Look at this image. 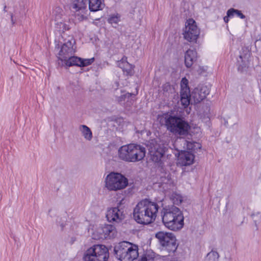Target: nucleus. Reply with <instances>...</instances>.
Instances as JSON below:
<instances>
[{
    "label": "nucleus",
    "instance_id": "nucleus-20",
    "mask_svg": "<svg viewBox=\"0 0 261 261\" xmlns=\"http://www.w3.org/2000/svg\"><path fill=\"white\" fill-rule=\"evenodd\" d=\"M197 58V53L195 50L188 49L185 53V63L187 68L191 67L196 61Z\"/></svg>",
    "mask_w": 261,
    "mask_h": 261
},
{
    "label": "nucleus",
    "instance_id": "nucleus-6",
    "mask_svg": "<svg viewBox=\"0 0 261 261\" xmlns=\"http://www.w3.org/2000/svg\"><path fill=\"white\" fill-rule=\"evenodd\" d=\"M155 237L159 240L160 244L165 247L169 252H174L176 250V239L173 233L160 231L156 233Z\"/></svg>",
    "mask_w": 261,
    "mask_h": 261
},
{
    "label": "nucleus",
    "instance_id": "nucleus-24",
    "mask_svg": "<svg viewBox=\"0 0 261 261\" xmlns=\"http://www.w3.org/2000/svg\"><path fill=\"white\" fill-rule=\"evenodd\" d=\"M171 183V179L169 177V175H167V176L161 177L158 184L159 186L163 190H166L169 188V187L170 186Z\"/></svg>",
    "mask_w": 261,
    "mask_h": 261
},
{
    "label": "nucleus",
    "instance_id": "nucleus-30",
    "mask_svg": "<svg viewBox=\"0 0 261 261\" xmlns=\"http://www.w3.org/2000/svg\"><path fill=\"white\" fill-rule=\"evenodd\" d=\"M188 84L189 81L186 77L182 79L180 82V93H190Z\"/></svg>",
    "mask_w": 261,
    "mask_h": 261
},
{
    "label": "nucleus",
    "instance_id": "nucleus-38",
    "mask_svg": "<svg viewBox=\"0 0 261 261\" xmlns=\"http://www.w3.org/2000/svg\"><path fill=\"white\" fill-rule=\"evenodd\" d=\"M125 62H127V58L124 57L120 61L118 62L117 65L122 69L125 65V64H124Z\"/></svg>",
    "mask_w": 261,
    "mask_h": 261
},
{
    "label": "nucleus",
    "instance_id": "nucleus-12",
    "mask_svg": "<svg viewBox=\"0 0 261 261\" xmlns=\"http://www.w3.org/2000/svg\"><path fill=\"white\" fill-rule=\"evenodd\" d=\"M181 213L182 212L180 209L174 205L168 206L163 208L161 212L163 224H166L169 220L176 218V217H177V216Z\"/></svg>",
    "mask_w": 261,
    "mask_h": 261
},
{
    "label": "nucleus",
    "instance_id": "nucleus-44",
    "mask_svg": "<svg viewBox=\"0 0 261 261\" xmlns=\"http://www.w3.org/2000/svg\"><path fill=\"white\" fill-rule=\"evenodd\" d=\"M179 203H180L181 202V201H182V199H181V197H179Z\"/></svg>",
    "mask_w": 261,
    "mask_h": 261
},
{
    "label": "nucleus",
    "instance_id": "nucleus-9",
    "mask_svg": "<svg viewBox=\"0 0 261 261\" xmlns=\"http://www.w3.org/2000/svg\"><path fill=\"white\" fill-rule=\"evenodd\" d=\"M199 30L193 19H189L185 23L183 35L185 39L189 42H195L199 35Z\"/></svg>",
    "mask_w": 261,
    "mask_h": 261
},
{
    "label": "nucleus",
    "instance_id": "nucleus-25",
    "mask_svg": "<svg viewBox=\"0 0 261 261\" xmlns=\"http://www.w3.org/2000/svg\"><path fill=\"white\" fill-rule=\"evenodd\" d=\"M79 130L84 138L88 141H90L92 138V133L90 129L85 125H81L79 127Z\"/></svg>",
    "mask_w": 261,
    "mask_h": 261
},
{
    "label": "nucleus",
    "instance_id": "nucleus-7",
    "mask_svg": "<svg viewBox=\"0 0 261 261\" xmlns=\"http://www.w3.org/2000/svg\"><path fill=\"white\" fill-rule=\"evenodd\" d=\"M115 227L110 224H105L96 228L92 233L94 240H104L114 238L116 235Z\"/></svg>",
    "mask_w": 261,
    "mask_h": 261
},
{
    "label": "nucleus",
    "instance_id": "nucleus-32",
    "mask_svg": "<svg viewBox=\"0 0 261 261\" xmlns=\"http://www.w3.org/2000/svg\"><path fill=\"white\" fill-rule=\"evenodd\" d=\"M197 88L204 98L210 93V89L206 85H199Z\"/></svg>",
    "mask_w": 261,
    "mask_h": 261
},
{
    "label": "nucleus",
    "instance_id": "nucleus-21",
    "mask_svg": "<svg viewBox=\"0 0 261 261\" xmlns=\"http://www.w3.org/2000/svg\"><path fill=\"white\" fill-rule=\"evenodd\" d=\"M61 61L67 67H70L72 66H76L80 67V64L81 62V58L75 57V56H65L64 58H62Z\"/></svg>",
    "mask_w": 261,
    "mask_h": 261
},
{
    "label": "nucleus",
    "instance_id": "nucleus-19",
    "mask_svg": "<svg viewBox=\"0 0 261 261\" xmlns=\"http://www.w3.org/2000/svg\"><path fill=\"white\" fill-rule=\"evenodd\" d=\"M132 144L123 145L118 150L119 158L124 161L132 162Z\"/></svg>",
    "mask_w": 261,
    "mask_h": 261
},
{
    "label": "nucleus",
    "instance_id": "nucleus-15",
    "mask_svg": "<svg viewBox=\"0 0 261 261\" xmlns=\"http://www.w3.org/2000/svg\"><path fill=\"white\" fill-rule=\"evenodd\" d=\"M132 162H136L142 160L145 156V148L137 144H132Z\"/></svg>",
    "mask_w": 261,
    "mask_h": 261
},
{
    "label": "nucleus",
    "instance_id": "nucleus-5",
    "mask_svg": "<svg viewBox=\"0 0 261 261\" xmlns=\"http://www.w3.org/2000/svg\"><path fill=\"white\" fill-rule=\"evenodd\" d=\"M105 187L109 191H116L124 189L128 185L127 179L121 173L111 172L105 178Z\"/></svg>",
    "mask_w": 261,
    "mask_h": 261
},
{
    "label": "nucleus",
    "instance_id": "nucleus-39",
    "mask_svg": "<svg viewBox=\"0 0 261 261\" xmlns=\"http://www.w3.org/2000/svg\"><path fill=\"white\" fill-rule=\"evenodd\" d=\"M235 9L234 8H230L228 9L226 12V14L230 18L233 17L235 15Z\"/></svg>",
    "mask_w": 261,
    "mask_h": 261
},
{
    "label": "nucleus",
    "instance_id": "nucleus-43",
    "mask_svg": "<svg viewBox=\"0 0 261 261\" xmlns=\"http://www.w3.org/2000/svg\"><path fill=\"white\" fill-rule=\"evenodd\" d=\"M3 11L5 12H7V6H6V5H4V9H3Z\"/></svg>",
    "mask_w": 261,
    "mask_h": 261
},
{
    "label": "nucleus",
    "instance_id": "nucleus-36",
    "mask_svg": "<svg viewBox=\"0 0 261 261\" xmlns=\"http://www.w3.org/2000/svg\"><path fill=\"white\" fill-rule=\"evenodd\" d=\"M94 61V58H92L91 59H83L81 58V62L80 64V67H85L91 64Z\"/></svg>",
    "mask_w": 261,
    "mask_h": 261
},
{
    "label": "nucleus",
    "instance_id": "nucleus-37",
    "mask_svg": "<svg viewBox=\"0 0 261 261\" xmlns=\"http://www.w3.org/2000/svg\"><path fill=\"white\" fill-rule=\"evenodd\" d=\"M131 96V94L129 93H126L124 94L120 95V96H117V100L119 102H121L124 101L126 98H128Z\"/></svg>",
    "mask_w": 261,
    "mask_h": 261
},
{
    "label": "nucleus",
    "instance_id": "nucleus-16",
    "mask_svg": "<svg viewBox=\"0 0 261 261\" xmlns=\"http://www.w3.org/2000/svg\"><path fill=\"white\" fill-rule=\"evenodd\" d=\"M184 217L182 213H181L177 216V217H176V218L169 220L167 223L164 225L171 230L177 231L183 227L184 225Z\"/></svg>",
    "mask_w": 261,
    "mask_h": 261
},
{
    "label": "nucleus",
    "instance_id": "nucleus-33",
    "mask_svg": "<svg viewBox=\"0 0 261 261\" xmlns=\"http://www.w3.org/2000/svg\"><path fill=\"white\" fill-rule=\"evenodd\" d=\"M154 258V253L148 251L142 256L140 261H153Z\"/></svg>",
    "mask_w": 261,
    "mask_h": 261
},
{
    "label": "nucleus",
    "instance_id": "nucleus-8",
    "mask_svg": "<svg viewBox=\"0 0 261 261\" xmlns=\"http://www.w3.org/2000/svg\"><path fill=\"white\" fill-rule=\"evenodd\" d=\"M88 0H71L75 19L81 21L87 19L88 16Z\"/></svg>",
    "mask_w": 261,
    "mask_h": 261
},
{
    "label": "nucleus",
    "instance_id": "nucleus-2",
    "mask_svg": "<svg viewBox=\"0 0 261 261\" xmlns=\"http://www.w3.org/2000/svg\"><path fill=\"white\" fill-rule=\"evenodd\" d=\"M165 118L167 130L174 135L186 136L189 134L191 126L183 118L167 115Z\"/></svg>",
    "mask_w": 261,
    "mask_h": 261
},
{
    "label": "nucleus",
    "instance_id": "nucleus-42",
    "mask_svg": "<svg viewBox=\"0 0 261 261\" xmlns=\"http://www.w3.org/2000/svg\"><path fill=\"white\" fill-rule=\"evenodd\" d=\"M10 16H11V23H12V24L13 25H14L15 23V20L13 19V14L11 13L10 14Z\"/></svg>",
    "mask_w": 261,
    "mask_h": 261
},
{
    "label": "nucleus",
    "instance_id": "nucleus-22",
    "mask_svg": "<svg viewBox=\"0 0 261 261\" xmlns=\"http://www.w3.org/2000/svg\"><path fill=\"white\" fill-rule=\"evenodd\" d=\"M188 141L182 137L177 138L174 142V146L176 150L179 152L185 151V149L188 148Z\"/></svg>",
    "mask_w": 261,
    "mask_h": 261
},
{
    "label": "nucleus",
    "instance_id": "nucleus-29",
    "mask_svg": "<svg viewBox=\"0 0 261 261\" xmlns=\"http://www.w3.org/2000/svg\"><path fill=\"white\" fill-rule=\"evenodd\" d=\"M60 19H61V17L59 15H57L55 17V21L56 22V24L59 29V31L64 32L65 31L68 30V27L64 23L63 20H60Z\"/></svg>",
    "mask_w": 261,
    "mask_h": 261
},
{
    "label": "nucleus",
    "instance_id": "nucleus-34",
    "mask_svg": "<svg viewBox=\"0 0 261 261\" xmlns=\"http://www.w3.org/2000/svg\"><path fill=\"white\" fill-rule=\"evenodd\" d=\"M108 20L112 24H117L120 21V16L118 14L111 15Z\"/></svg>",
    "mask_w": 261,
    "mask_h": 261
},
{
    "label": "nucleus",
    "instance_id": "nucleus-27",
    "mask_svg": "<svg viewBox=\"0 0 261 261\" xmlns=\"http://www.w3.org/2000/svg\"><path fill=\"white\" fill-rule=\"evenodd\" d=\"M191 95V94L190 93H180L181 104L185 108L188 107L189 105L191 100H193Z\"/></svg>",
    "mask_w": 261,
    "mask_h": 261
},
{
    "label": "nucleus",
    "instance_id": "nucleus-10",
    "mask_svg": "<svg viewBox=\"0 0 261 261\" xmlns=\"http://www.w3.org/2000/svg\"><path fill=\"white\" fill-rule=\"evenodd\" d=\"M148 151L151 159L154 162L158 163L161 161V159L167 150V147L164 145H161L156 143V141L151 140L148 145Z\"/></svg>",
    "mask_w": 261,
    "mask_h": 261
},
{
    "label": "nucleus",
    "instance_id": "nucleus-28",
    "mask_svg": "<svg viewBox=\"0 0 261 261\" xmlns=\"http://www.w3.org/2000/svg\"><path fill=\"white\" fill-rule=\"evenodd\" d=\"M191 97L194 103H199L204 99L203 95L200 93L198 89L196 87L191 93Z\"/></svg>",
    "mask_w": 261,
    "mask_h": 261
},
{
    "label": "nucleus",
    "instance_id": "nucleus-1",
    "mask_svg": "<svg viewBox=\"0 0 261 261\" xmlns=\"http://www.w3.org/2000/svg\"><path fill=\"white\" fill-rule=\"evenodd\" d=\"M159 208L156 203L147 199L142 200L134 209V218L138 223L149 224L155 220Z\"/></svg>",
    "mask_w": 261,
    "mask_h": 261
},
{
    "label": "nucleus",
    "instance_id": "nucleus-4",
    "mask_svg": "<svg viewBox=\"0 0 261 261\" xmlns=\"http://www.w3.org/2000/svg\"><path fill=\"white\" fill-rule=\"evenodd\" d=\"M109 257L107 247L103 245H95L84 253V261H107Z\"/></svg>",
    "mask_w": 261,
    "mask_h": 261
},
{
    "label": "nucleus",
    "instance_id": "nucleus-11",
    "mask_svg": "<svg viewBox=\"0 0 261 261\" xmlns=\"http://www.w3.org/2000/svg\"><path fill=\"white\" fill-rule=\"evenodd\" d=\"M251 52L248 47H243L237 59L238 70L241 72L247 71L250 64Z\"/></svg>",
    "mask_w": 261,
    "mask_h": 261
},
{
    "label": "nucleus",
    "instance_id": "nucleus-35",
    "mask_svg": "<svg viewBox=\"0 0 261 261\" xmlns=\"http://www.w3.org/2000/svg\"><path fill=\"white\" fill-rule=\"evenodd\" d=\"M125 66L122 69V70L124 72H126V75H131L133 73V67L132 65L129 64L128 62H125Z\"/></svg>",
    "mask_w": 261,
    "mask_h": 261
},
{
    "label": "nucleus",
    "instance_id": "nucleus-41",
    "mask_svg": "<svg viewBox=\"0 0 261 261\" xmlns=\"http://www.w3.org/2000/svg\"><path fill=\"white\" fill-rule=\"evenodd\" d=\"M229 18H230L229 16H228L227 15L226 16H224L223 18V20L224 22L226 23H227L229 20Z\"/></svg>",
    "mask_w": 261,
    "mask_h": 261
},
{
    "label": "nucleus",
    "instance_id": "nucleus-40",
    "mask_svg": "<svg viewBox=\"0 0 261 261\" xmlns=\"http://www.w3.org/2000/svg\"><path fill=\"white\" fill-rule=\"evenodd\" d=\"M235 15L241 19H245L246 16L242 13L241 11L235 9Z\"/></svg>",
    "mask_w": 261,
    "mask_h": 261
},
{
    "label": "nucleus",
    "instance_id": "nucleus-18",
    "mask_svg": "<svg viewBox=\"0 0 261 261\" xmlns=\"http://www.w3.org/2000/svg\"><path fill=\"white\" fill-rule=\"evenodd\" d=\"M194 155L190 151H184L179 152L177 164L181 166H189L193 164Z\"/></svg>",
    "mask_w": 261,
    "mask_h": 261
},
{
    "label": "nucleus",
    "instance_id": "nucleus-17",
    "mask_svg": "<svg viewBox=\"0 0 261 261\" xmlns=\"http://www.w3.org/2000/svg\"><path fill=\"white\" fill-rule=\"evenodd\" d=\"M106 217L109 222H120L124 219L123 212L118 207H113L108 210Z\"/></svg>",
    "mask_w": 261,
    "mask_h": 261
},
{
    "label": "nucleus",
    "instance_id": "nucleus-23",
    "mask_svg": "<svg viewBox=\"0 0 261 261\" xmlns=\"http://www.w3.org/2000/svg\"><path fill=\"white\" fill-rule=\"evenodd\" d=\"M104 0H89V9L91 11L102 10L105 6Z\"/></svg>",
    "mask_w": 261,
    "mask_h": 261
},
{
    "label": "nucleus",
    "instance_id": "nucleus-31",
    "mask_svg": "<svg viewBox=\"0 0 261 261\" xmlns=\"http://www.w3.org/2000/svg\"><path fill=\"white\" fill-rule=\"evenodd\" d=\"M219 257L218 253L216 251H211L205 258L204 261H218Z\"/></svg>",
    "mask_w": 261,
    "mask_h": 261
},
{
    "label": "nucleus",
    "instance_id": "nucleus-13",
    "mask_svg": "<svg viewBox=\"0 0 261 261\" xmlns=\"http://www.w3.org/2000/svg\"><path fill=\"white\" fill-rule=\"evenodd\" d=\"M75 43V41L72 38L66 42L62 45L61 50L59 52V59L61 60L62 58H64L65 56L72 55L75 52V48H74Z\"/></svg>",
    "mask_w": 261,
    "mask_h": 261
},
{
    "label": "nucleus",
    "instance_id": "nucleus-14",
    "mask_svg": "<svg viewBox=\"0 0 261 261\" xmlns=\"http://www.w3.org/2000/svg\"><path fill=\"white\" fill-rule=\"evenodd\" d=\"M75 43V41L72 38L66 42L62 45L61 50L59 52V59L61 60L62 58H64L65 56L72 55L75 52V48H74Z\"/></svg>",
    "mask_w": 261,
    "mask_h": 261
},
{
    "label": "nucleus",
    "instance_id": "nucleus-3",
    "mask_svg": "<svg viewBox=\"0 0 261 261\" xmlns=\"http://www.w3.org/2000/svg\"><path fill=\"white\" fill-rule=\"evenodd\" d=\"M114 252L116 257L121 261H133L139 255L138 246L127 241L115 245Z\"/></svg>",
    "mask_w": 261,
    "mask_h": 261
},
{
    "label": "nucleus",
    "instance_id": "nucleus-26",
    "mask_svg": "<svg viewBox=\"0 0 261 261\" xmlns=\"http://www.w3.org/2000/svg\"><path fill=\"white\" fill-rule=\"evenodd\" d=\"M162 90L166 97H170L175 92L174 87L169 83H166L162 86Z\"/></svg>",
    "mask_w": 261,
    "mask_h": 261
}]
</instances>
